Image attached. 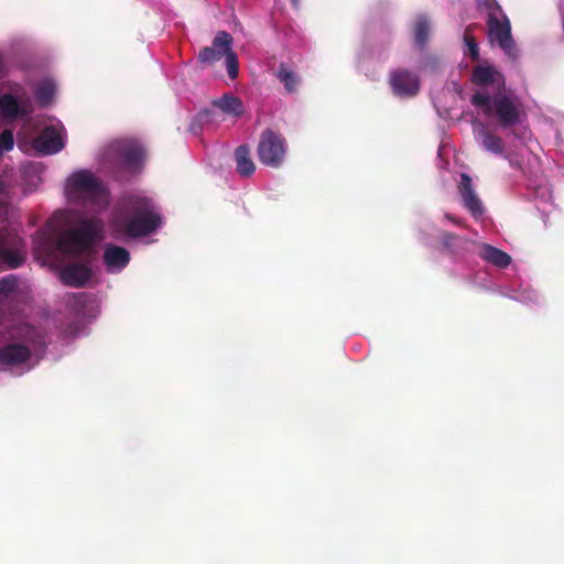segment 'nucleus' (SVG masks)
<instances>
[{
  "label": "nucleus",
  "instance_id": "nucleus-1",
  "mask_svg": "<svg viewBox=\"0 0 564 564\" xmlns=\"http://www.w3.org/2000/svg\"><path fill=\"white\" fill-rule=\"evenodd\" d=\"M104 221L98 217L83 218L76 227L58 236L57 249L69 257L91 260L95 245L104 238Z\"/></svg>",
  "mask_w": 564,
  "mask_h": 564
},
{
  "label": "nucleus",
  "instance_id": "nucleus-2",
  "mask_svg": "<svg viewBox=\"0 0 564 564\" xmlns=\"http://www.w3.org/2000/svg\"><path fill=\"white\" fill-rule=\"evenodd\" d=\"M162 218L150 198L137 197L131 202L130 215L117 221L116 229L130 238H141L154 232Z\"/></svg>",
  "mask_w": 564,
  "mask_h": 564
},
{
  "label": "nucleus",
  "instance_id": "nucleus-3",
  "mask_svg": "<svg viewBox=\"0 0 564 564\" xmlns=\"http://www.w3.org/2000/svg\"><path fill=\"white\" fill-rule=\"evenodd\" d=\"M471 104L482 109L488 117L495 116L498 124L503 128L516 126L520 121V109L514 97L507 94H497L494 97L476 93L471 97Z\"/></svg>",
  "mask_w": 564,
  "mask_h": 564
},
{
  "label": "nucleus",
  "instance_id": "nucleus-4",
  "mask_svg": "<svg viewBox=\"0 0 564 564\" xmlns=\"http://www.w3.org/2000/svg\"><path fill=\"white\" fill-rule=\"evenodd\" d=\"M66 191L72 200L91 205L99 204L105 195L99 178L87 170L73 173L67 178Z\"/></svg>",
  "mask_w": 564,
  "mask_h": 564
},
{
  "label": "nucleus",
  "instance_id": "nucleus-5",
  "mask_svg": "<svg viewBox=\"0 0 564 564\" xmlns=\"http://www.w3.org/2000/svg\"><path fill=\"white\" fill-rule=\"evenodd\" d=\"M288 151V143L285 139L272 129H265L258 143V159L259 161L270 167H280L285 159Z\"/></svg>",
  "mask_w": 564,
  "mask_h": 564
},
{
  "label": "nucleus",
  "instance_id": "nucleus-6",
  "mask_svg": "<svg viewBox=\"0 0 564 564\" xmlns=\"http://www.w3.org/2000/svg\"><path fill=\"white\" fill-rule=\"evenodd\" d=\"M488 36L491 42L498 43L507 55L513 56L514 42L511 35V24L498 4L488 13Z\"/></svg>",
  "mask_w": 564,
  "mask_h": 564
},
{
  "label": "nucleus",
  "instance_id": "nucleus-7",
  "mask_svg": "<svg viewBox=\"0 0 564 564\" xmlns=\"http://www.w3.org/2000/svg\"><path fill=\"white\" fill-rule=\"evenodd\" d=\"M390 86L394 96L411 98L420 91L421 82L415 73L406 69H397L390 76Z\"/></svg>",
  "mask_w": 564,
  "mask_h": 564
},
{
  "label": "nucleus",
  "instance_id": "nucleus-8",
  "mask_svg": "<svg viewBox=\"0 0 564 564\" xmlns=\"http://www.w3.org/2000/svg\"><path fill=\"white\" fill-rule=\"evenodd\" d=\"M232 45V37L226 31H219L213 40L212 46L202 48L197 59L200 64H213L220 61Z\"/></svg>",
  "mask_w": 564,
  "mask_h": 564
},
{
  "label": "nucleus",
  "instance_id": "nucleus-9",
  "mask_svg": "<svg viewBox=\"0 0 564 564\" xmlns=\"http://www.w3.org/2000/svg\"><path fill=\"white\" fill-rule=\"evenodd\" d=\"M470 82L477 86H494L498 89L505 86L503 75L487 61L473 68Z\"/></svg>",
  "mask_w": 564,
  "mask_h": 564
},
{
  "label": "nucleus",
  "instance_id": "nucleus-10",
  "mask_svg": "<svg viewBox=\"0 0 564 564\" xmlns=\"http://www.w3.org/2000/svg\"><path fill=\"white\" fill-rule=\"evenodd\" d=\"M73 262L65 265L61 271V280L72 288H83L93 276L88 262Z\"/></svg>",
  "mask_w": 564,
  "mask_h": 564
},
{
  "label": "nucleus",
  "instance_id": "nucleus-11",
  "mask_svg": "<svg viewBox=\"0 0 564 564\" xmlns=\"http://www.w3.org/2000/svg\"><path fill=\"white\" fill-rule=\"evenodd\" d=\"M31 358V350L23 344H8L0 349V370H7L25 364Z\"/></svg>",
  "mask_w": 564,
  "mask_h": 564
},
{
  "label": "nucleus",
  "instance_id": "nucleus-12",
  "mask_svg": "<svg viewBox=\"0 0 564 564\" xmlns=\"http://www.w3.org/2000/svg\"><path fill=\"white\" fill-rule=\"evenodd\" d=\"M458 191L465 208L474 217L481 216L484 214V206L473 187V180L467 173H462Z\"/></svg>",
  "mask_w": 564,
  "mask_h": 564
},
{
  "label": "nucleus",
  "instance_id": "nucleus-13",
  "mask_svg": "<svg viewBox=\"0 0 564 564\" xmlns=\"http://www.w3.org/2000/svg\"><path fill=\"white\" fill-rule=\"evenodd\" d=\"M440 242L443 250L454 257H464L471 251L474 246L470 239L449 231L441 232Z\"/></svg>",
  "mask_w": 564,
  "mask_h": 564
},
{
  "label": "nucleus",
  "instance_id": "nucleus-14",
  "mask_svg": "<svg viewBox=\"0 0 564 564\" xmlns=\"http://www.w3.org/2000/svg\"><path fill=\"white\" fill-rule=\"evenodd\" d=\"M34 147L43 154H54L63 149L64 143L59 132L55 128L48 127L36 137Z\"/></svg>",
  "mask_w": 564,
  "mask_h": 564
},
{
  "label": "nucleus",
  "instance_id": "nucleus-15",
  "mask_svg": "<svg viewBox=\"0 0 564 564\" xmlns=\"http://www.w3.org/2000/svg\"><path fill=\"white\" fill-rule=\"evenodd\" d=\"M129 251L120 246L107 243L104 249L102 260L109 270H122L130 262Z\"/></svg>",
  "mask_w": 564,
  "mask_h": 564
},
{
  "label": "nucleus",
  "instance_id": "nucleus-16",
  "mask_svg": "<svg viewBox=\"0 0 564 564\" xmlns=\"http://www.w3.org/2000/svg\"><path fill=\"white\" fill-rule=\"evenodd\" d=\"M121 158L128 170L139 172L144 164L145 151L141 144L130 142L121 149Z\"/></svg>",
  "mask_w": 564,
  "mask_h": 564
},
{
  "label": "nucleus",
  "instance_id": "nucleus-17",
  "mask_svg": "<svg viewBox=\"0 0 564 564\" xmlns=\"http://www.w3.org/2000/svg\"><path fill=\"white\" fill-rule=\"evenodd\" d=\"M479 127L477 135L484 149L496 155H502L505 153L503 140L484 124H479Z\"/></svg>",
  "mask_w": 564,
  "mask_h": 564
},
{
  "label": "nucleus",
  "instance_id": "nucleus-18",
  "mask_svg": "<svg viewBox=\"0 0 564 564\" xmlns=\"http://www.w3.org/2000/svg\"><path fill=\"white\" fill-rule=\"evenodd\" d=\"M235 160L237 164V172L245 177L251 176L256 171V165L250 158V150L248 145H239L235 151Z\"/></svg>",
  "mask_w": 564,
  "mask_h": 564
},
{
  "label": "nucleus",
  "instance_id": "nucleus-19",
  "mask_svg": "<svg viewBox=\"0 0 564 564\" xmlns=\"http://www.w3.org/2000/svg\"><path fill=\"white\" fill-rule=\"evenodd\" d=\"M213 106L220 109L224 113L236 117L241 116L245 111L241 99L231 94H225L219 99L214 100Z\"/></svg>",
  "mask_w": 564,
  "mask_h": 564
},
{
  "label": "nucleus",
  "instance_id": "nucleus-20",
  "mask_svg": "<svg viewBox=\"0 0 564 564\" xmlns=\"http://www.w3.org/2000/svg\"><path fill=\"white\" fill-rule=\"evenodd\" d=\"M275 76L280 83L283 84L289 94H293L297 90L301 78L288 64L280 63Z\"/></svg>",
  "mask_w": 564,
  "mask_h": 564
},
{
  "label": "nucleus",
  "instance_id": "nucleus-21",
  "mask_svg": "<svg viewBox=\"0 0 564 564\" xmlns=\"http://www.w3.org/2000/svg\"><path fill=\"white\" fill-rule=\"evenodd\" d=\"M480 256L484 260L500 269H505L511 263V257L507 252L490 245L482 247Z\"/></svg>",
  "mask_w": 564,
  "mask_h": 564
},
{
  "label": "nucleus",
  "instance_id": "nucleus-22",
  "mask_svg": "<svg viewBox=\"0 0 564 564\" xmlns=\"http://www.w3.org/2000/svg\"><path fill=\"white\" fill-rule=\"evenodd\" d=\"M431 24L426 15H419L413 25L414 42L420 48H424L429 41Z\"/></svg>",
  "mask_w": 564,
  "mask_h": 564
},
{
  "label": "nucleus",
  "instance_id": "nucleus-23",
  "mask_svg": "<svg viewBox=\"0 0 564 564\" xmlns=\"http://www.w3.org/2000/svg\"><path fill=\"white\" fill-rule=\"evenodd\" d=\"M21 243V239L19 238L14 242V248H0V259L10 268L17 269L24 262V256L22 251L18 248Z\"/></svg>",
  "mask_w": 564,
  "mask_h": 564
},
{
  "label": "nucleus",
  "instance_id": "nucleus-24",
  "mask_svg": "<svg viewBox=\"0 0 564 564\" xmlns=\"http://www.w3.org/2000/svg\"><path fill=\"white\" fill-rule=\"evenodd\" d=\"M475 25H468L464 31V44H465V55H468L474 62L479 61L480 54H479V47L478 43L476 41V37L473 35V29Z\"/></svg>",
  "mask_w": 564,
  "mask_h": 564
},
{
  "label": "nucleus",
  "instance_id": "nucleus-25",
  "mask_svg": "<svg viewBox=\"0 0 564 564\" xmlns=\"http://www.w3.org/2000/svg\"><path fill=\"white\" fill-rule=\"evenodd\" d=\"M55 86L52 82L45 80L39 84L35 89V97L41 106H48L54 97Z\"/></svg>",
  "mask_w": 564,
  "mask_h": 564
},
{
  "label": "nucleus",
  "instance_id": "nucleus-26",
  "mask_svg": "<svg viewBox=\"0 0 564 564\" xmlns=\"http://www.w3.org/2000/svg\"><path fill=\"white\" fill-rule=\"evenodd\" d=\"M0 112L6 117H18L19 105L14 96L6 94L0 97Z\"/></svg>",
  "mask_w": 564,
  "mask_h": 564
},
{
  "label": "nucleus",
  "instance_id": "nucleus-27",
  "mask_svg": "<svg viewBox=\"0 0 564 564\" xmlns=\"http://www.w3.org/2000/svg\"><path fill=\"white\" fill-rule=\"evenodd\" d=\"M225 56L228 76L229 78L235 79L238 76L239 72L237 55L230 47L229 51L225 54Z\"/></svg>",
  "mask_w": 564,
  "mask_h": 564
},
{
  "label": "nucleus",
  "instance_id": "nucleus-28",
  "mask_svg": "<svg viewBox=\"0 0 564 564\" xmlns=\"http://www.w3.org/2000/svg\"><path fill=\"white\" fill-rule=\"evenodd\" d=\"M213 115V111L212 110H203L200 111L192 121L191 126H189V130L197 134L200 132L202 130V126L204 122H207L209 121L210 117Z\"/></svg>",
  "mask_w": 564,
  "mask_h": 564
},
{
  "label": "nucleus",
  "instance_id": "nucleus-29",
  "mask_svg": "<svg viewBox=\"0 0 564 564\" xmlns=\"http://www.w3.org/2000/svg\"><path fill=\"white\" fill-rule=\"evenodd\" d=\"M18 284L14 275L10 274L0 279V296H8L15 291Z\"/></svg>",
  "mask_w": 564,
  "mask_h": 564
},
{
  "label": "nucleus",
  "instance_id": "nucleus-30",
  "mask_svg": "<svg viewBox=\"0 0 564 564\" xmlns=\"http://www.w3.org/2000/svg\"><path fill=\"white\" fill-rule=\"evenodd\" d=\"M13 145H14L13 132L9 129H4L0 133V153H2L3 151L12 150Z\"/></svg>",
  "mask_w": 564,
  "mask_h": 564
},
{
  "label": "nucleus",
  "instance_id": "nucleus-31",
  "mask_svg": "<svg viewBox=\"0 0 564 564\" xmlns=\"http://www.w3.org/2000/svg\"><path fill=\"white\" fill-rule=\"evenodd\" d=\"M447 218H448L451 221H453L455 225H458V226H462V225H463L460 220L456 219V218H455V217H453V216L447 215Z\"/></svg>",
  "mask_w": 564,
  "mask_h": 564
},
{
  "label": "nucleus",
  "instance_id": "nucleus-32",
  "mask_svg": "<svg viewBox=\"0 0 564 564\" xmlns=\"http://www.w3.org/2000/svg\"><path fill=\"white\" fill-rule=\"evenodd\" d=\"M291 1H292V4H293L294 7H297V6H299L300 0H291Z\"/></svg>",
  "mask_w": 564,
  "mask_h": 564
},
{
  "label": "nucleus",
  "instance_id": "nucleus-33",
  "mask_svg": "<svg viewBox=\"0 0 564 564\" xmlns=\"http://www.w3.org/2000/svg\"><path fill=\"white\" fill-rule=\"evenodd\" d=\"M2 243H3V242H2V240L0 239V247L2 246Z\"/></svg>",
  "mask_w": 564,
  "mask_h": 564
}]
</instances>
